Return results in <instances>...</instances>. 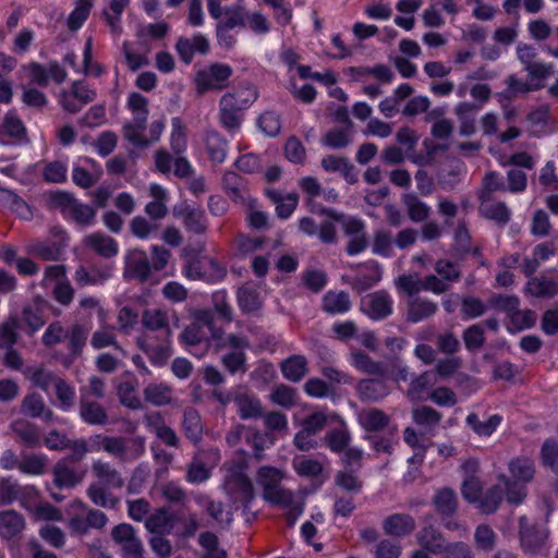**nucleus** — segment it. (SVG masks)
<instances>
[{
  "instance_id": "f257e3e1",
  "label": "nucleus",
  "mask_w": 558,
  "mask_h": 558,
  "mask_svg": "<svg viewBox=\"0 0 558 558\" xmlns=\"http://www.w3.org/2000/svg\"><path fill=\"white\" fill-rule=\"evenodd\" d=\"M147 105V98L141 94L132 93L128 98V107L132 112L133 122L124 126V136L132 145L140 148L157 143L165 131L163 120H156L146 128Z\"/></svg>"
},
{
  "instance_id": "f03ea898",
  "label": "nucleus",
  "mask_w": 558,
  "mask_h": 558,
  "mask_svg": "<svg viewBox=\"0 0 558 558\" xmlns=\"http://www.w3.org/2000/svg\"><path fill=\"white\" fill-rule=\"evenodd\" d=\"M192 316L193 323L181 335V342L191 354L201 357L211 345L225 344L222 331L214 327L209 311L196 310Z\"/></svg>"
},
{
  "instance_id": "7ed1b4c3",
  "label": "nucleus",
  "mask_w": 558,
  "mask_h": 558,
  "mask_svg": "<svg viewBox=\"0 0 558 558\" xmlns=\"http://www.w3.org/2000/svg\"><path fill=\"white\" fill-rule=\"evenodd\" d=\"M246 470L247 463L243 458L226 464L223 490L234 508H242L243 514L247 517L251 513V504L255 499V492Z\"/></svg>"
},
{
  "instance_id": "20e7f679",
  "label": "nucleus",
  "mask_w": 558,
  "mask_h": 558,
  "mask_svg": "<svg viewBox=\"0 0 558 558\" xmlns=\"http://www.w3.org/2000/svg\"><path fill=\"white\" fill-rule=\"evenodd\" d=\"M88 451H105L120 462L128 463L140 459L145 452L143 437L106 436L97 434L87 441Z\"/></svg>"
},
{
  "instance_id": "39448f33",
  "label": "nucleus",
  "mask_w": 558,
  "mask_h": 558,
  "mask_svg": "<svg viewBox=\"0 0 558 558\" xmlns=\"http://www.w3.org/2000/svg\"><path fill=\"white\" fill-rule=\"evenodd\" d=\"M510 477L505 474L498 476L507 488V501L512 505H520L526 497V484L532 482L535 475V463L529 457H517L509 462Z\"/></svg>"
},
{
  "instance_id": "423d86ee",
  "label": "nucleus",
  "mask_w": 558,
  "mask_h": 558,
  "mask_svg": "<svg viewBox=\"0 0 558 558\" xmlns=\"http://www.w3.org/2000/svg\"><path fill=\"white\" fill-rule=\"evenodd\" d=\"M257 99V92L247 86L233 94H225L220 100V122L230 132L241 125L242 110H245Z\"/></svg>"
},
{
  "instance_id": "0eeeda50",
  "label": "nucleus",
  "mask_w": 558,
  "mask_h": 558,
  "mask_svg": "<svg viewBox=\"0 0 558 558\" xmlns=\"http://www.w3.org/2000/svg\"><path fill=\"white\" fill-rule=\"evenodd\" d=\"M282 473L274 466H260L256 481L263 487V497L272 505L294 509V496L280 486Z\"/></svg>"
},
{
  "instance_id": "6e6552de",
  "label": "nucleus",
  "mask_w": 558,
  "mask_h": 558,
  "mask_svg": "<svg viewBox=\"0 0 558 558\" xmlns=\"http://www.w3.org/2000/svg\"><path fill=\"white\" fill-rule=\"evenodd\" d=\"M492 305L506 312L509 319L507 329L514 333L530 329L535 325L536 314L531 310H519V299L514 295H498L492 299Z\"/></svg>"
},
{
  "instance_id": "1a4fd4ad",
  "label": "nucleus",
  "mask_w": 558,
  "mask_h": 558,
  "mask_svg": "<svg viewBox=\"0 0 558 558\" xmlns=\"http://www.w3.org/2000/svg\"><path fill=\"white\" fill-rule=\"evenodd\" d=\"M71 515L68 527L73 535H85L90 529H102L107 522V515L97 509H89L83 501L75 500L71 504Z\"/></svg>"
},
{
  "instance_id": "9d476101",
  "label": "nucleus",
  "mask_w": 558,
  "mask_h": 558,
  "mask_svg": "<svg viewBox=\"0 0 558 558\" xmlns=\"http://www.w3.org/2000/svg\"><path fill=\"white\" fill-rule=\"evenodd\" d=\"M38 501V489L34 485H21L12 476H0V506L19 502L26 510H32Z\"/></svg>"
},
{
  "instance_id": "9b49d317",
  "label": "nucleus",
  "mask_w": 558,
  "mask_h": 558,
  "mask_svg": "<svg viewBox=\"0 0 558 558\" xmlns=\"http://www.w3.org/2000/svg\"><path fill=\"white\" fill-rule=\"evenodd\" d=\"M227 20L225 24L218 27V35L222 38L225 28H234L243 26L256 35H265L270 31L268 19L259 12H246L242 5L228 8L226 11Z\"/></svg>"
},
{
  "instance_id": "f8f14e48",
  "label": "nucleus",
  "mask_w": 558,
  "mask_h": 558,
  "mask_svg": "<svg viewBox=\"0 0 558 558\" xmlns=\"http://www.w3.org/2000/svg\"><path fill=\"white\" fill-rule=\"evenodd\" d=\"M187 279L216 283L226 276V268L208 256L190 259L183 270Z\"/></svg>"
},
{
  "instance_id": "ddd939ff",
  "label": "nucleus",
  "mask_w": 558,
  "mask_h": 558,
  "mask_svg": "<svg viewBox=\"0 0 558 558\" xmlns=\"http://www.w3.org/2000/svg\"><path fill=\"white\" fill-rule=\"evenodd\" d=\"M43 283L51 288L54 299L62 305L72 302L74 290L68 279L66 268L63 265H52L45 270Z\"/></svg>"
},
{
  "instance_id": "4468645a",
  "label": "nucleus",
  "mask_w": 558,
  "mask_h": 558,
  "mask_svg": "<svg viewBox=\"0 0 558 558\" xmlns=\"http://www.w3.org/2000/svg\"><path fill=\"white\" fill-rule=\"evenodd\" d=\"M327 215L338 221L342 226L344 233L350 238L347 247L349 255H357L366 248L367 241L365 227L360 219L355 217L343 216L337 214L336 211H327Z\"/></svg>"
},
{
  "instance_id": "2eb2a0df",
  "label": "nucleus",
  "mask_w": 558,
  "mask_h": 558,
  "mask_svg": "<svg viewBox=\"0 0 558 558\" xmlns=\"http://www.w3.org/2000/svg\"><path fill=\"white\" fill-rule=\"evenodd\" d=\"M69 238L63 229L53 228L51 239L48 241H36L27 245V252L45 260L58 259L66 247Z\"/></svg>"
},
{
  "instance_id": "dca6fc26",
  "label": "nucleus",
  "mask_w": 558,
  "mask_h": 558,
  "mask_svg": "<svg viewBox=\"0 0 558 558\" xmlns=\"http://www.w3.org/2000/svg\"><path fill=\"white\" fill-rule=\"evenodd\" d=\"M232 74V69L227 64L215 63L197 72L195 84L197 92L203 94L209 89H221Z\"/></svg>"
},
{
  "instance_id": "f3484780",
  "label": "nucleus",
  "mask_w": 558,
  "mask_h": 558,
  "mask_svg": "<svg viewBox=\"0 0 558 558\" xmlns=\"http://www.w3.org/2000/svg\"><path fill=\"white\" fill-rule=\"evenodd\" d=\"M519 536L522 549L535 555L545 549L548 531L545 527L529 524L526 517L522 515L519 519Z\"/></svg>"
},
{
  "instance_id": "a211bd4d",
  "label": "nucleus",
  "mask_w": 558,
  "mask_h": 558,
  "mask_svg": "<svg viewBox=\"0 0 558 558\" xmlns=\"http://www.w3.org/2000/svg\"><path fill=\"white\" fill-rule=\"evenodd\" d=\"M53 203L62 208L64 215L70 216L81 226L90 225L96 215L93 207L78 203L70 194L64 192L56 193L53 195Z\"/></svg>"
},
{
  "instance_id": "6ab92c4d",
  "label": "nucleus",
  "mask_w": 558,
  "mask_h": 558,
  "mask_svg": "<svg viewBox=\"0 0 558 558\" xmlns=\"http://www.w3.org/2000/svg\"><path fill=\"white\" fill-rule=\"evenodd\" d=\"M436 271L441 278L434 275L426 277L423 280V290L440 294L445 292L449 288L450 283L457 280L460 276L458 266L446 260L437 262Z\"/></svg>"
},
{
  "instance_id": "aec40b11",
  "label": "nucleus",
  "mask_w": 558,
  "mask_h": 558,
  "mask_svg": "<svg viewBox=\"0 0 558 558\" xmlns=\"http://www.w3.org/2000/svg\"><path fill=\"white\" fill-rule=\"evenodd\" d=\"M90 393L97 398L102 397L101 386H88L82 389L81 397V416L92 425H105L108 422V415L105 409L97 402L88 401L87 395Z\"/></svg>"
},
{
  "instance_id": "412c9836",
  "label": "nucleus",
  "mask_w": 558,
  "mask_h": 558,
  "mask_svg": "<svg viewBox=\"0 0 558 558\" xmlns=\"http://www.w3.org/2000/svg\"><path fill=\"white\" fill-rule=\"evenodd\" d=\"M213 396L221 403L227 404L230 403L232 400L235 402L239 415L243 420L248 418H257L263 415V408L260 402L247 395H236L234 398L228 393L225 395L221 391L215 389L213 390Z\"/></svg>"
},
{
  "instance_id": "4be33fe9",
  "label": "nucleus",
  "mask_w": 558,
  "mask_h": 558,
  "mask_svg": "<svg viewBox=\"0 0 558 558\" xmlns=\"http://www.w3.org/2000/svg\"><path fill=\"white\" fill-rule=\"evenodd\" d=\"M165 339L155 343L151 341L153 337L145 333L143 338L137 340L138 347L148 355L154 365L161 366L172 355L171 344L169 340V330L163 331Z\"/></svg>"
},
{
  "instance_id": "5701e85b",
  "label": "nucleus",
  "mask_w": 558,
  "mask_h": 558,
  "mask_svg": "<svg viewBox=\"0 0 558 558\" xmlns=\"http://www.w3.org/2000/svg\"><path fill=\"white\" fill-rule=\"evenodd\" d=\"M392 304V299L388 293L378 291L365 295L362 299L361 308L369 318L378 320L391 314Z\"/></svg>"
},
{
  "instance_id": "b1692460",
  "label": "nucleus",
  "mask_w": 558,
  "mask_h": 558,
  "mask_svg": "<svg viewBox=\"0 0 558 558\" xmlns=\"http://www.w3.org/2000/svg\"><path fill=\"white\" fill-rule=\"evenodd\" d=\"M22 72L34 84L46 86L49 82L61 83L65 80V71L57 63L44 68L37 63L23 66Z\"/></svg>"
},
{
  "instance_id": "393cba45",
  "label": "nucleus",
  "mask_w": 558,
  "mask_h": 558,
  "mask_svg": "<svg viewBox=\"0 0 558 558\" xmlns=\"http://www.w3.org/2000/svg\"><path fill=\"white\" fill-rule=\"evenodd\" d=\"M151 266L146 253L142 250H132L125 256L124 277L141 282L148 280Z\"/></svg>"
},
{
  "instance_id": "a878e982",
  "label": "nucleus",
  "mask_w": 558,
  "mask_h": 558,
  "mask_svg": "<svg viewBox=\"0 0 558 558\" xmlns=\"http://www.w3.org/2000/svg\"><path fill=\"white\" fill-rule=\"evenodd\" d=\"M53 485L59 488H73L80 484L84 477V472L80 471L70 459H61L56 463L52 470Z\"/></svg>"
},
{
  "instance_id": "bb28decb",
  "label": "nucleus",
  "mask_w": 558,
  "mask_h": 558,
  "mask_svg": "<svg viewBox=\"0 0 558 558\" xmlns=\"http://www.w3.org/2000/svg\"><path fill=\"white\" fill-rule=\"evenodd\" d=\"M427 386H412L407 395L411 400L415 399H429L440 407H453L457 403L456 393L446 386L427 391Z\"/></svg>"
},
{
  "instance_id": "cd10ccee",
  "label": "nucleus",
  "mask_w": 558,
  "mask_h": 558,
  "mask_svg": "<svg viewBox=\"0 0 558 558\" xmlns=\"http://www.w3.org/2000/svg\"><path fill=\"white\" fill-rule=\"evenodd\" d=\"M101 173V166L98 162L88 157H81L74 163L72 178L76 185L89 187L100 178Z\"/></svg>"
},
{
  "instance_id": "c85d7f7f",
  "label": "nucleus",
  "mask_w": 558,
  "mask_h": 558,
  "mask_svg": "<svg viewBox=\"0 0 558 558\" xmlns=\"http://www.w3.org/2000/svg\"><path fill=\"white\" fill-rule=\"evenodd\" d=\"M94 98L95 92L84 83L77 82L70 92H63L59 95V102L63 109L75 112Z\"/></svg>"
},
{
  "instance_id": "c756f323",
  "label": "nucleus",
  "mask_w": 558,
  "mask_h": 558,
  "mask_svg": "<svg viewBox=\"0 0 558 558\" xmlns=\"http://www.w3.org/2000/svg\"><path fill=\"white\" fill-rule=\"evenodd\" d=\"M223 345H230L234 351L223 356V365L232 373H243L245 371V357L242 349L247 347V341L239 336L230 335Z\"/></svg>"
},
{
  "instance_id": "7c9ffc66",
  "label": "nucleus",
  "mask_w": 558,
  "mask_h": 558,
  "mask_svg": "<svg viewBox=\"0 0 558 558\" xmlns=\"http://www.w3.org/2000/svg\"><path fill=\"white\" fill-rule=\"evenodd\" d=\"M415 520L408 513H393L383 521V530L386 535L404 537L415 530Z\"/></svg>"
},
{
  "instance_id": "2f4dec72",
  "label": "nucleus",
  "mask_w": 558,
  "mask_h": 558,
  "mask_svg": "<svg viewBox=\"0 0 558 558\" xmlns=\"http://www.w3.org/2000/svg\"><path fill=\"white\" fill-rule=\"evenodd\" d=\"M173 215L183 219L184 226L190 232L202 233L206 228L204 211L187 203L177 205L173 208Z\"/></svg>"
},
{
  "instance_id": "473e14b6",
  "label": "nucleus",
  "mask_w": 558,
  "mask_h": 558,
  "mask_svg": "<svg viewBox=\"0 0 558 558\" xmlns=\"http://www.w3.org/2000/svg\"><path fill=\"white\" fill-rule=\"evenodd\" d=\"M323 445L331 452L340 454L351 442V433L347 423L340 420L339 425L329 428L322 438Z\"/></svg>"
},
{
  "instance_id": "72a5a7b5",
  "label": "nucleus",
  "mask_w": 558,
  "mask_h": 558,
  "mask_svg": "<svg viewBox=\"0 0 558 558\" xmlns=\"http://www.w3.org/2000/svg\"><path fill=\"white\" fill-rule=\"evenodd\" d=\"M15 439L23 446L34 449L39 448L43 444L38 427L25 420H17L10 425Z\"/></svg>"
},
{
  "instance_id": "f704fd0d",
  "label": "nucleus",
  "mask_w": 558,
  "mask_h": 558,
  "mask_svg": "<svg viewBox=\"0 0 558 558\" xmlns=\"http://www.w3.org/2000/svg\"><path fill=\"white\" fill-rule=\"evenodd\" d=\"M208 49V40L202 34L192 38H180L177 43L178 54L184 63H191L195 54H205Z\"/></svg>"
},
{
  "instance_id": "c9c22d12",
  "label": "nucleus",
  "mask_w": 558,
  "mask_h": 558,
  "mask_svg": "<svg viewBox=\"0 0 558 558\" xmlns=\"http://www.w3.org/2000/svg\"><path fill=\"white\" fill-rule=\"evenodd\" d=\"M92 472L98 483L108 488L119 489L124 486V480L120 472L109 462L95 460L92 464Z\"/></svg>"
},
{
  "instance_id": "e433bc0d",
  "label": "nucleus",
  "mask_w": 558,
  "mask_h": 558,
  "mask_svg": "<svg viewBox=\"0 0 558 558\" xmlns=\"http://www.w3.org/2000/svg\"><path fill=\"white\" fill-rule=\"evenodd\" d=\"M25 529V519L20 512L10 509L0 512V536L4 539L19 537Z\"/></svg>"
},
{
  "instance_id": "4c0bfd02",
  "label": "nucleus",
  "mask_w": 558,
  "mask_h": 558,
  "mask_svg": "<svg viewBox=\"0 0 558 558\" xmlns=\"http://www.w3.org/2000/svg\"><path fill=\"white\" fill-rule=\"evenodd\" d=\"M25 138V128L15 113L9 112L0 126V144L11 145L21 143Z\"/></svg>"
},
{
  "instance_id": "58836bf2",
  "label": "nucleus",
  "mask_w": 558,
  "mask_h": 558,
  "mask_svg": "<svg viewBox=\"0 0 558 558\" xmlns=\"http://www.w3.org/2000/svg\"><path fill=\"white\" fill-rule=\"evenodd\" d=\"M507 498V488L502 482L489 487L482 494L476 508L485 514L494 513L500 506L504 498Z\"/></svg>"
},
{
  "instance_id": "ea45409f",
  "label": "nucleus",
  "mask_w": 558,
  "mask_h": 558,
  "mask_svg": "<svg viewBox=\"0 0 558 558\" xmlns=\"http://www.w3.org/2000/svg\"><path fill=\"white\" fill-rule=\"evenodd\" d=\"M416 538L423 549L435 555L441 554L447 546L442 534L433 525L423 526Z\"/></svg>"
},
{
  "instance_id": "a19ab883",
  "label": "nucleus",
  "mask_w": 558,
  "mask_h": 558,
  "mask_svg": "<svg viewBox=\"0 0 558 558\" xmlns=\"http://www.w3.org/2000/svg\"><path fill=\"white\" fill-rule=\"evenodd\" d=\"M149 194L154 199L146 205V214L153 219H160L165 217L168 211V191L157 183H151L149 186Z\"/></svg>"
},
{
  "instance_id": "79ce46f5",
  "label": "nucleus",
  "mask_w": 558,
  "mask_h": 558,
  "mask_svg": "<svg viewBox=\"0 0 558 558\" xmlns=\"http://www.w3.org/2000/svg\"><path fill=\"white\" fill-rule=\"evenodd\" d=\"M266 194L276 205L277 216L281 219L289 218L299 203V196L295 193L281 194L275 190H267Z\"/></svg>"
},
{
  "instance_id": "37998d69",
  "label": "nucleus",
  "mask_w": 558,
  "mask_h": 558,
  "mask_svg": "<svg viewBox=\"0 0 558 558\" xmlns=\"http://www.w3.org/2000/svg\"><path fill=\"white\" fill-rule=\"evenodd\" d=\"M113 272L111 265H106L101 268H94L88 272L84 267H80L75 271V281L81 287L96 286L108 280Z\"/></svg>"
},
{
  "instance_id": "c03bdc74",
  "label": "nucleus",
  "mask_w": 558,
  "mask_h": 558,
  "mask_svg": "<svg viewBox=\"0 0 558 558\" xmlns=\"http://www.w3.org/2000/svg\"><path fill=\"white\" fill-rule=\"evenodd\" d=\"M204 148L213 162L221 163L225 161L227 142L217 132L210 131L205 134Z\"/></svg>"
},
{
  "instance_id": "a18cd8bd",
  "label": "nucleus",
  "mask_w": 558,
  "mask_h": 558,
  "mask_svg": "<svg viewBox=\"0 0 558 558\" xmlns=\"http://www.w3.org/2000/svg\"><path fill=\"white\" fill-rule=\"evenodd\" d=\"M45 306L46 302L41 299H38L34 302L33 305L24 308L22 314V322L28 328L29 333L36 332L45 325Z\"/></svg>"
},
{
  "instance_id": "49530a36",
  "label": "nucleus",
  "mask_w": 558,
  "mask_h": 558,
  "mask_svg": "<svg viewBox=\"0 0 558 558\" xmlns=\"http://www.w3.org/2000/svg\"><path fill=\"white\" fill-rule=\"evenodd\" d=\"M525 293L535 298H550L558 293V280L532 278L527 281Z\"/></svg>"
},
{
  "instance_id": "de8ad7c7",
  "label": "nucleus",
  "mask_w": 558,
  "mask_h": 558,
  "mask_svg": "<svg viewBox=\"0 0 558 558\" xmlns=\"http://www.w3.org/2000/svg\"><path fill=\"white\" fill-rule=\"evenodd\" d=\"M281 372L289 381H300L307 372V361L303 355H292L281 362Z\"/></svg>"
},
{
  "instance_id": "09e8293b",
  "label": "nucleus",
  "mask_w": 558,
  "mask_h": 558,
  "mask_svg": "<svg viewBox=\"0 0 558 558\" xmlns=\"http://www.w3.org/2000/svg\"><path fill=\"white\" fill-rule=\"evenodd\" d=\"M0 201L20 218L25 220L32 219V207L14 192L10 190H0Z\"/></svg>"
},
{
  "instance_id": "8fccbe9b",
  "label": "nucleus",
  "mask_w": 558,
  "mask_h": 558,
  "mask_svg": "<svg viewBox=\"0 0 558 558\" xmlns=\"http://www.w3.org/2000/svg\"><path fill=\"white\" fill-rule=\"evenodd\" d=\"M197 504L202 506L206 513L215 520L218 524L229 526L232 522V514L225 512V507L221 501H216L207 496H199L196 499Z\"/></svg>"
},
{
  "instance_id": "3c124183",
  "label": "nucleus",
  "mask_w": 558,
  "mask_h": 558,
  "mask_svg": "<svg viewBox=\"0 0 558 558\" xmlns=\"http://www.w3.org/2000/svg\"><path fill=\"white\" fill-rule=\"evenodd\" d=\"M360 424L367 432H378L385 429L389 423L390 417L379 409L373 408L363 411L359 416Z\"/></svg>"
},
{
  "instance_id": "603ef678",
  "label": "nucleus",
  "mask_w": 558,
  "mask_h": 558,
  "mask_svg": "<svg viewBox=\"0 0 558 558\" xmlns=\"http://www.w3.org/2000/svg\"><path fill=\"white\" fill-rule=\"evenodd\" d=\"M84 244L105 257L117 255L119 247L117 242L104 234L94 233L84 239Z\"/></svg>"
},
{
  "instance_id": "864d4df0",
  "label": "nucleus",
  "mask_w": 558,
  "mask_h": 558,
  "mask_svg": "<svg viewBox=\"0 0 558 558\" xmlns=\"http://www.w3.org/2000/svg\"><path fill=\"white\" fill-rule=\"evenodd\" d=\"M355 469H343L336 473L335 484L344 492L354 495L362 492L363 481Z\"/></svg>"
},
{
  "instance_id": "5fc2aeb1",
  "label": "nucleus",
  "mask_w": 558,
  "mask_h": 558,
  "mask_svg": "<svg viewBox=\"0 0 558 558\" xmlns=\"http://www.w3.org/2000/svg\"><path fill=\"white\" fill-rule=\"evenodd\" d=\"M323 308L331 315L344 314L351 308L348 293L329 291L323 298Z\"/></svg>"
},
{
  "instance_id": "6e6d98bb",
  "label": "nucleus",
  "mask_w": 558,
  "mask_h": 558,
  "mask_svg": "<svg viewBox=\"0 0 558 558\" xmlns=\"http://www.w3.org/2000/svg\"><path fill=\"white\" fill-rule=\"evenodd\" d=\"M182 427L185 436L193 442L201 440L203 435V425L198 412L193 408H187L183 413Z\"/></svg>"
},
{
  "instance_id": "4d7b16f0",
  "label": "nucleus",
  "mask_w": 558,
  "mask_h": 558,
  "mask_svg": "<svg viewBox=\"0 0 558 558\" xmlns=\"http://www.w3.org/2000/svg\"><path fill=\"white\" fill-rule=\"evenodd\" d=\"M434 505L441 515H452L458 508V498L454 490L449 487L439 489L434 497Z\"/></svg>"
},
{
  "instance_id": "13d9d810",
  "label": "nucleus",
  "mask_w": 558,
  "mask_h": 558,
  "mask_svg": "<svg viewBox=\"0 0 558 558\" xmlns=\"http://www.w3.org/2000/svg\"><path fill=\"white\" fill-rule=\"evenodd\" d=\"M239 306L243 312L251 313L257 311L262 305L260 293L252 284H244L238 291Z\"/></svg>"
},
{
  "instance_id": "bf43d9fd",
  "label": "nucleus",
  "mask_w": 558,
  "mask_h": 558,
  "mask_svg": "<svg viewBox=\"0 0 558 558\" xmlns=\"http://www.w3.org/2000/svg\"><path fill=\"white\" fill-rule=\"evenodd\" d=\"M501 416L498 414H494L489 416L486 421H481L478 415L475 413H470L466 416V424L469 427L473 429L480 436H490L496 428L501 423Z\"/></svg>"
},
{
  "instance_id": "052dcab7",
  "label": "nucleus",
  "mask_w": 558,
  "mask_h": 558,
  "mask_svg": "<svg viewBox=\"0 0 558 558\" xmlns=\"http://www.w3.org/2000/svg\"><path fill=\"white\" fill-rule=\"evenodd\" d=\"M108 487L102 484L94 483L87 488V496L93 504L102 508H116L119 498L108 492Z\"/></svg>"
},
{
  "instance_id": "680f3d73",
  "label": "nucleus",
  "mask_w": 558,
  "mask_h": 558,
  "mask_svg": "<svg viewBox=\"0 0 558 558\" xmlns=\"http://www.w3.org/2000/svg\"><path fill=\"white\" fill-rule=\"evenodd\" d=\"M22 411L33 417H41L46 422H50L53 417L52 411L46 408L44 400L37 395H31L24 399Z\"/></svg>"
},
{
  "instance_id": "e2e57ef3",
  "label": "nucleus",
  "mask_w": 558,
  "mask_h": 558,
  "mask_svg": "<svg viewBox=\"0 0 558 558\" xmlns=\"http://www.w3.org/2000/svg\"><path fill=\"white\" fill-rule=\"evenodd\" d=\"M198 544L205 550L201 558H228L227 551L219 547V539L211 532H203L198 536Z\"/></svg>"
},
{
  "instance_id": "0e129e2a",
  "label": "nucleus",
  "mask_w": 558,
  "mask_h": 558,
  "mask_svg": "<svg viewBox=\"0 0 558 558\" xmlns=\"http://www.w3.org/2000/svg\"><path fill=\"white\" fill-rule=\"evenodd\" d=\"M47 469L46 456L22 453L20 462V472L27 475H41Z\"/></svg>"
},
{
  "instance_id": "69168bd1",
  "label": "nucleus",
  "mask_w": 558,
  "mask_h": 558,
  "mask_svg": "<svg viewBox=\"0 0 558 558\" xmlns=\"http://www.w3.org/2000/svg\"><path fill=\"white\" fill-rule=\"evenodd\" d=\"M530 85L533 89H539L544 86L545 81L553 74V65L550 63L534 62L525 68Z\"/></svg>"
},
{
  "instance_id": "338daca9",
  "label": "nucleus",
  "mask_w": 558,
  "mask_h": 558,
  "mask_svg": "<svg viewBox=\"0 0 558 558\" xmlns=\"http://www.w3.org/2000/svg\"><path fill=\"white\" fill-rule=\"evenodd\" d=\"M474 544L478 550L492 551L497 544V534L488 524H480L474 532Z\"/></svg>"
},
{
  "instance_id": "774afa93",
  "label": "nucleus",
  "mask_w": 558,
  "mask_h": 558,
  "mask_svg": "<svg viewBox=\"0 0 558 558\" xmlns=\"http://www.w3.org/2000/svg\"><path fill=\"white\" fill-rule=\"evenodd\" d=\"M541 461L545 468L550 469L553 473L558 475V441L548 438L541 448Z\"/></svg>"
}]
</instances>
